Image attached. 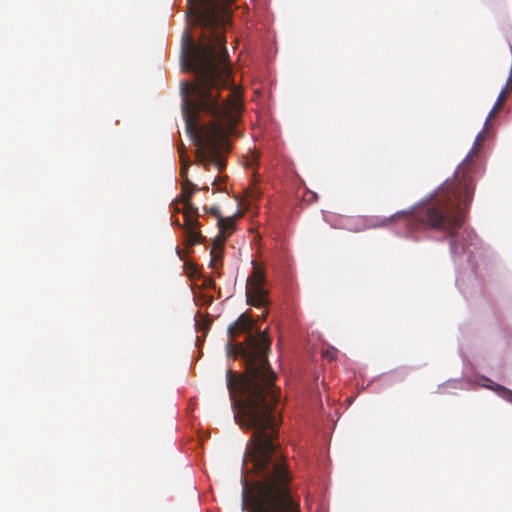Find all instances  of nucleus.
<instances>
[{
  "mask_svg": "<svg viewBox=\"0 0 512 512\" xmlns=\"http://www.w3.org/2000/svg\"><path fill=\"white\" fill-rule=\"evenodd\" d=\"M253 270L246 281V301L248 305L262 308L269 305L268 291L264 288L266 274L257 261H252Z\"/></svg>",
  "mask_w": 512,
  "mask_h": 512,
  "instance_id": "20e7f679",
  "label": "nucleus"
},
{
  "mask_svg": "<svg viewBox=\"0 0 512 512\" xmlns=\"http://www.w3.org/2000/svg\"><path fill=\"white\" fill-rule=\"evenodd\" d=\"M496 391H503L508 396V399L510 401H512V391L511 390L497 384Z\"/></svg>",
  "mask_w": 512,
  "mask_h": 512,
  "instance_id": "ddd939ff",
  "label": "nucleus"
},
{
  "mask_svg": "<svg viewBox=\"0 0 512 512\" xmlns=\"http://www.w3.org/2000/svg\"><path fill=\"white\" fill-rule=\"evenodd\" d=\"M510 88L511 87H507L506 85L505 88L499 94L495 106L493 107V109L488 115V118L486 119V126L489 124L490 119L494 117L498 110L502 107Z\"/></svg>",
  "mask_w": 512,
  "mask_h": 512,
  "instance_id": "6e6552de",
  "label": "nucleus"
},
{
  "mask_svg": "<svg viewBox=\"0 0 512 512\" xmlns=\"http://www.w3.org/2000/svg\"><path fill=\"white\" fill-rule=\"evenodd\" d=\"M203 213L204 214H210V215L214 216L216 219H218V218H220L222 216L219 208L216 207V206H213V207H206V206H204L203 207Z\"/></svg>",
  "mask_w": 512,
  "mask_h": 512,
  "instance_id": "9b49d317",
  "label": "nucleus"
},
{
  "mask_svg": "<svg viewBox=\"0 0 512 512\" xmlns=\"http://www.w3.org/2000/svg\"><path fill=\"white\" fill-rule=\"evenodd\" d=\"M184 223L181 224L178 219L173 221L174 225H177L181 229L184 230L185 233V246L191 247L196 244H202L206 241V237L202 235L200 231L201 224L199 222V218L203 217L204 214L199 213V209L197 208V213L194 211H190L187 208L182 210Z\"/></svg>",
  "mask_w": 512,
  "mask_h": 512,
  "instance_id": "39448f33",
  "label": "nucleus"
},
{
  "mask_svg": "<svg viewBox=\"0 0 512 512\" xmlns=\"http://www.w3.org/2000/svg\"><path fill=\"white\" fill-rule=\"evenodd\" d=\"M268 315V310H264L263 314H262V318L265 319Z\"/></svg>",
  "mask_w": 512,
  "mask_h": 512,
  "instance_id": "dca6fc26",
  "label": "nucleus"
},
{
  "mask_svg": "<svg viewBox=\"0 0 512 512\" xmlns=\"http://www.w3.org/2000/svg\"><path fill=\"white\" fill-rule=\"evenodd\" d=\"M211 255L210 266L215 267L216 262L220 261L223 258V250H215V254Z\"/></svg>",
  "mask_w": 512,
  "mask_h": 512,
  "instance_id": "f8f14e48",
  "label": "nucleus"
},
{
  "mask_svg": "<svg viewBox=\"0 0 512 512\" xmlns=\"http://www.w3.org/2000/svg\"><path fill=\"white\" fill-rule=\"evenodd\" d=\"M219 232L229 238L236 229L235 217H223L217 219Z\"/></svg>",
  "mask_w": 512,
  "mask_h": 512,
  "instance_id": "0eeeda50",
  "label": "nucleus"
},
{
  "mask_svg": "<svg viewBox=\"0 0 512 512\" xmlns=\"http://www.w3.org/2000/svg\"><path fill=\"white\" fill-rule=\"evenodd\" d=\"M188 24L181 41V61L195 80L185 82L182 111L186 131L196 147V162L204 168H225L223 154L231 149L229 135L237 125L243 102L230 87L231 65L226 49L228 7L223 0H187Z\"/></svg>",
  "mask_w": 512,
  "mask_h": 512,
  "instance_id": "f03ea898",
  "label": "nucleus"
},
{
  "mask_svg": "<svg viewBox=\"0 0 512 512\" xmlns=\"http://www.w3.org/2000/svg\"><path fill=\"white\" fill-rule=\"evenodd\" d=\"M181 195L176 200L175 212L179 213L180 209L177 204L182 203L184 208H187L190 211H194L197 213V207L192 202V197L196 191H198L197 186L190 180H184L181 182Z\"/></svg>",
  "mask_w": 512,
  "mask_h": 512,
  "instance_id": "423d86ee",
  "label": "nucleus"
},
{
  "mask_svg": "<svg viewBox=\"0 0 512 512\" xmlns=\"http://www.w3.org/2000/svg\"><path fill=\"white\" fill-rule=\"evenodd\" d=\"M223 189L221 187H218L216 191H222Z\"/></svg>",
  "mask_w": 512,
  "mask_h": 512,
  "instance_id": "a211bd4d",
  "label": "nucleus"
},
{
  "mask_svg": "<svg viewBox=\"0 0 512 512\" xmlns=\"http://www.w3.org/2000/svg\"><path fill=\"white\" fill-rule=\"evenodd\" d=\"M178 152L180 154V159H181L180 176L182 178V181L189 180L188 170L190 167V161L185 158V154H184L182 147H180L178 149Z\"/></svg>",
  "mask_w": 512,
  "mask_h": 512,
  "instance_id": "1a4fd4ad",
  "label": "nucleus"
},
{
  "mask_svg": "<svg viewBox=\"0 0 512 512\" xmlns=\"http://www.w3.org/2000/svg\"><path fill=\"white\" fill-rule=\"evenodd\" d=\"M223 182V179L218 177L217 179H215L213 182H212V185L213 186H219L220 183Z\"/></svg>",
  "mask_w": 512,
  "mask_h": 512,
  "instance_id": "2eb2a0df",
  "label": "nucleus"
},
{
  "mask_svg": "<svg viewBox=\"0 0 512 512\" xmlns=\"http://www.w3.org/2000/svg\"><path fill=\"white\" fill-rule=\"evenodd\" d=\"M337 352L335 350L333 351H326L325 357L329 359L330 361L334 360L336 358Z\"/></svg>",
  "mask_w": 512,
  "mask_h": 512,
  "instance_id": "4468645a",
  "label": "nucleus"
},
{
  "mask_svg": "<svg viewBox=\"0 0 512 512\" xmlns=\"http://www.w3.org/2000/svg\"><path fill=\"white\" fill-rule=\"evenodd\" d=\"M254 320L247 313L229 325L228 335L234 339L248 333L245 343L226 344L228 357H241L245 371L237 374L228 369L226 385L237 409L234 418L242 428L253 430L247 444L243 469L259 477L252 488L243 489L242 509L245 512H302L300 499L294 495L290 484L292 474L278 441L280 389L267 353L271 341L266 332L251 333Z\"/></svg>",
  "mask_w": 512,
  "mask_h": 512,
  "instance_id": "f257e3e1",
  "label": "nucleus"
},
{
  "mask_svg": "<svg viewBox=\"0 0 512 512\" xmlns=\"http://www.w3.org/2000/svg\"><path fill=\"white\" fill-rule=\"evenodd\" d=\"M227 239L228 238L225 237V235L218 233L217 236H215V238L212 241V248L210 254H215V250H223Z\"/></svg>",
  "mask_w": 512,
  "mask_h": 512,
  "instance_id": "9d476101",
  "label": "nucleus"
},
{
  "mask_svg": "<svg viewBox=\"0 0 512 512\" xmlns=\"http://www.w3.org/2000/svg\"><path fill=\"white\" fill-rule=\"evenodd\" d=\"M487 127L485 125L476 136L472 149L458 166L453 180L445 183L439 192L417 206L407 218L410 230L438 232L449 239L450 251L455 256L470 252L479 243L477 235L463 225L475 189L471 177L472 165L481 150Z\"/></svg>",
  "mask_w": 512,
  "mask_h": 512,
  "instance_id": "7ed1b4c3",
  "label": "nucleus"
},
{
  "mask_svg": "<svg viewBox=\"0 0 512 512\" xmlns=\"http://www.w3.org/2000/svg\"><path fill=\"white\" fill-rule=\"evenodd\" d=\"M198 190H202V191H208V186H205V187H201V188H198Z\"/></svg>",
  "mask_w": 512,
  "mask_h": 512,
  "instance_id": "f3484780",
  "label": "nucleus"
}]
</instances>
